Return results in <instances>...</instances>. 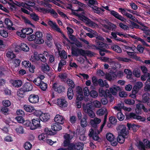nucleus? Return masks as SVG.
I'll return each mask as SVG.
<instances>
[{
    "instance_id": "obj_1",
    "label": "nucleus",
    "mask_w": 150,
    "mask_h": 150,
    "mask_svg": "<svg viewBox=\"0 0 150 150\" xmlns=\"http://www.w3.org/2000/svg\"><path fill=\"white\" fill-rule=\"evenodd\" d=\"M115 67L112 68L111 71V74H105V78L111 81L116 79L117 77L120 78L123 76V72L122 71H118L117 74H115Z\"/></svg>"
},
{
    "instance_id": "obj_2",
    "label": "nucleus",
    "mask_w": 150,
    "mask_h": 150,
    "mask_svg": "<svg viewBox=\"0 0 150 150\" xmlns=\"http://www.w3.org/2000/svg\"><path fill=\"white\" fill-rule=\"evenodd\" d=\"M76 90L77 97L76 101V105L78 108H80L81 107V101L83 98V90L82 88L79 86L76 88Z\"/></svg>"
},
{
    "instance_id": "obj_3",
    "label": "nucleus",
    "mask_w": 150,
    "mask_h": 150,
    "mask_svg": "<svg viewBox=\"0 0 150 150\" xmlns=\"http://www.w3.org/2000/svg\"><path fill=\"white\" fill-rule=\"evenodd\" d=\"M80 54L83 56L86 55L91 56L93 55L91 52L89 51H85L82 49H77L75 50L73 47H72V55L73 56H78Z\"/></svg>"
},
{
    "instance_id": "obj_4",
    "label": "nucleus",
    "mask_w": 150,
    "mask_h": 150,
    "mask_svg": "<svg viewBox=\"0 0 150 150\" xmlns=\"http://www.w3.org/2000/svg\"><path fill=\"white\" fill-rule=\"evenodd\" d=\"M83 107L84 111L87 113L90 117L92 118L95 117V114L92 110L93 105L91 103H88L86 105H83Z\"/></svg>"
},
{
    "instance_id": "obj_5",
    "label": "nucleus",
    "mask_w": 150,
    "mask_h": 150,
    "mask_svg": "<svg viewBox=\"0 0 150 150\" xmlns=\"http://www.w3.org/2000/svg\"><path fill=\"white\" fill-rule=\"evenodd\" d=\"M76 14V13H74ZM76 15L78 17L79 19L83 21L89 26L93 27L97 26V25L95 23L91 21L89 19L84 16L83 14L76 13Z\"/></svg>"
},
{
    "instance_id": "obj_6",
    "label": "nucleus",
    "mask_w": 150,
    "mask_h": 150,
    "mask_svg": "<svg viewBox=\"0 0 150 150\" xmlns=\"http://www.w3.org/2000/svg\"><path fill=\"white\" fill-rule=\"evenodd\" d=\"M106 138L112 146H115L117 144V139L112 133L110 132L107 133L106 134Z\"/></svg>"
},
{
    "instance_id": "obj_7",
    "label": "nucleus",
    "mask_w": 150,
    "mask_h": 150,
    "mask_svg": "<svg viewBox=\"0 0 150 150\" xmlns=\"http://www.w3.org/2000/svg\"><path fill=\"white\" fill-rule=\"evenodd\" d=\"M74 135V132H71L69 134H66L64 136V140L63 143V146L64 147L68 146L70 144V141Z\"/></svg>"
},
{
    "instance_id": "obj_8",
    "label": "nucleus",
    "mask_w": 150,
    "mask_h": 150,
    "mask_svg": "<svg viewBox=\"0 0 150 150\" xmlns=\"http://www.w3.org/2000/svg\"><path fill=\"white\" fill-rule=\"evenodd\" d=\"M117 129L118 133V134L128 137V132L127 130L126 127L123 125H119Z\"/></svg>"
},
{
    "instance_id": "obj_9",
    "label": "nucleus",
    "mask_w": 150,
    "mask_h": 150,
    "mask_svg": "<svg viewBox=\"0 0 150 150\" xmlns=\"http://www.w3.org/2000/svg\"><path fill=\"white\" fill-rule=\"evenodd\" d=\"M35 35L36 39L35 40L36 44L40 45L42 44L44 42V40L42 38L43 34L41 32L37 31L35 33Z\"/></svg>"
},
{
    "instance_id": "obj_10",
    "label": "nucleus",
    "mask_w": 150,
    "mask_h": 150,
    "mask_svg": "<svg viewBox=\"0 0 150 150\" xmlns=\"http://www.w3.org/2000/svg\"><path fill=\"white\" fill-rule=\"evenodd\" d=\"M117 35L120 36H123L125 38H129V37H131L133 38H136L137 39V40L141 42L143 45L144 46H149L148 44L146 42L143 40L139 38H137L136 36H135L134 35H130L129 34H122L121 33H120L118 32H117Z\"/></svg>"
},
{
    "instance_id": "obj_11",
    "label": "nucleus",
    "mask_w": 150,
    "mask_h": 150,
    "mask_svg": "<svg viewBox=\"0 0 150 150\" xmlns=\"http://www.w3.org/2000/svg\"><path fill=\"white\" fill-rule=\"evenodd\" d=\"M84 147V144L83 143L78 142L75 145L73 144H71L69 146V150H74L75 149L78 150H82Z\"/></svg>"
},
{
    "instance_id": "obj_12",
    "label": "nucleus",
    "mask_w": 150,
    "mask_h": 150,
    "mask_svg": "<svg viewBox=\"0 0 150 150\" xmlns=\"http://www.w3.org/2000/svg\"><path fill=\"white\" fill-rule=\"evenodd\" d=\"M32 126L30 127V129L35 130L41 127L40 119L33 118L32 120Z\"/></svg>"
},
{
    "instance_id": "obj_13",
    "label": "nucleus",
    "mask_w": 150,
    "mask_h": 150,
    "mask_svg": "<svg viewBox=\"0 0 150 150\" xmlns=\"http://www.w3.org/2000/svg\"><path fill=\"white\" fill-rule=\"evenodd\" d=\"M126 118L127 119H134L140 120V121H144L145 120V118L144 117L136 115L134 113H130L126 115Z\"/></svg>"
},
{
    "instance_id": "obj_14",
    "label": "nucleus",
    "mask_w": 150,
    "mask_h": 150,
    "mask_svg": "<svg viewBox=\"0 0 150 150\" xmlns=\"http://www.w3.org/2000/svg\"><path fill=\"white\" fill-rule=\"evenodd\" d=\"M48 25L54 30L62 33V32L60 29L58 27L56 22L49 20L47 22Z\"/></svg>"
},
{
    "instance_id": "obj_15",
    "label": "nucleus",
    "mask_w": 150,
    "mask_h": 150,
    "mask_svg": "<svg viewBox=\"0 0 150 150\" xmlns=\"http://www.w3.org/2000/svg\"><path fill=\"white\" fill-rule=\"evenodd\" d=\"M54 120L55 123L60 125H62L64 124L65 121L64 117L59 114H57L55 115Z\"/></svg>"
},
{
    "instance_id": "obj_16",
    "label": "nucleus",
    "mask_w": 150,
    "mask_h": 150,
    "mask_svg": "<svg viewBox=\"0 0 150 150\" xmlns=\"http://www.w3.org/2000/svg\"><path fill=\"white\" fill-rule=\"evenodd\" d=\"M125 48L126 49L129 50V51H127V54L130 56V57L135 59L137 60L140 59L139 57L137 56L135 53L133 52V50L131 47L128 46H125Z\"/></svg>"
},
{
    "instance_id": "obj_17",
    "label": "nucleus",
    "mask_w": 150,
    "mask_h": 150,
    "mask_svg": "<svg viewBox=\"0 0 150 150\" xmlns=\"http://www.w3.org/2000/svg\"><path fill=\"white\" fill-rule=\"evenodd\" d=\"M39 99L38 96L35 94H31L28 98L29 102L33 104L38 103L39 102Z\"/></svg>"
},
{
    "instance_id": "obj_18",
    "label": "nucleus",
    "mask_w": 150,
    "mask_h": 150,
    "mask_svg": "<svg viewBox=\"0 0 150 150\" xmlns=\"http://www.w3.org/2000/svg\"><path fill=\"white\" fill-rule=\"evenodd\" d=\"M136 108L135 109L136 113L137 114H140L141 113V110L143 109L144 112H147L148 110L144 107V105L142 104H138L136 106Z\"/></svg>"
},
{
    "instance_id": "obj_19",
    "label": "nucleus",
    "mask_w": 150,
    "mask_h": 150,
    "mask_svg": "<svg viewBox=\"0 0 150 150\" xmlns=\"http://www.w3.org/2000/svg\"><path fill=\"white\" fill-rule=\"evenodd\" d=\"M99 93L100 96L101 97H104L105 98L109 96L110 94L109 90L106 89L105 91L102 88H99Z\"/></svg>"
},
{
    "instance_id": "obj_20",
    "label": "nucleus",
    "mask_w": 150,
    "mask_h": 150,
    "mask_svg": "<svg viewBox=\"0 0 150 150\" xmlns=\"http://www.w3.org/2000/svg\"><path fill=\"white\" fill-rule=\"evenodd\" d=\"M90 6L92 8L95 13L99 14V15H102L103 14V12L104 11V9L99 8L97 6H95L93 5H91Z\"/></svg>"
},
{
    "instance_id": "obj_21",
    "label": "nucleus",
    "mask_w": 150,
    "mask_h": 150,
    "mask_svg": "<svg viewBox=\"0 0 150 150\" xmlns=\"http://www.w3.org/2000/svg\"><path fill=\"white\" fill-rule=\"evenodd\" d=\"M139 146L142 148L146 147V148H150V141L147 139H144L143 142H139Z\"/></svg>"
},
{
    "instance_id": "obj_22",
    "label": "nucleus",
    "mask_w": 150,
    "mask_h": 150,
    "mask_svg": "<svg viewBox=\"0 0 150 150\" xmlns=\"http://www.w3.org/2000/svg\"><path fill=\"white\" fill-rule=\"evenodd\" d=\"M142 29L144 31V33L145 34L149 35L148 36H144V37L146 38L147 41L150 43V30H149L148 28L145 26H142Z\"/></svg>"
},
{
    "instance_id": "obj_23",
    "label": "nucleus",
    "mask_w": 150,
    "mask_h": 150,
    "mask_svg": "<svg viewBox=\"0 0 150 150\" xmlns=\"http://www.w3.org/2000/svg\"><path fill=\"white\" fill-rule=\"evenodd\" d=\"M4 21L8 29L12 30H15V28L14 27H12L13 23L8 18H6Z\"/></svg>"
},
{
    "instance_id": "obj_24",
    "label": "nucleus",
    "mask_w": 150,
    "mask_h": 150,
    "mask_svg": "<svg viewBox=\"0 0 150 150\" xmlns=\"http://www.w3.org/2000/svg\"><path fill=\"white\" fill-rule=\"evenodd\" d=\"M89 136L91 137H93V139L96 141H97L99 139V137L98 134L100 132H98V133L95 132L94 133L93 130L92 129H90L89 131Z\"/></svg>"
},
{
    "instance_id": "obj_25",
    "label": "nucleus",
    "mask_w": 150,
    "mask_h": 150,
    "mask_svg": "<svg viewBox=\"0 0 150 150\" xmlns=\"http://www.w3.org/2000/svg\"><path fill=\"white\" fill-rule=\"evenodd\" d=\"M110 13L117 18L123 21L125 20V19L122 17L121 15H120L117 12L113 11H110Z\"/></svg>"
},
{
    "instance_id": "obj_26",
    "label": "nucleus",
    "mask_w": 150,
    "mask_h": 150,
    "mask_svg": "<svg viewBox=\"0 0 150 150\" xmlns=\"http://www.w3.org/2000/svg\"><path fill=\"white\" fill-rule=\"evenodd\" d=\"M50 115L49 113L43 112L40 119L42 121L46 122L50 119Z\"/></svg>"
},
{
    "instance_id": "obj_27",
    "label": "nucleus",
    "mask_w": 150,
    "mask_h": 150,
    "mask_svg": "<svg viewBox=\"0 0 150 150\" xmlns=\"http://www.w3.org/2000/svg\"><path fill=\"white\" fill-rule=\"evenodd\" d=\"M103 22H105L106 24H108L109 25H106L105 24H102V25L105 28H106L107 29L110 30L111 29V27L113 28L112 30L113 29L115 28H116V25L112 24L110 23H109L108 20H104L103 21Z\"/></svg>"
},
{
    "instance_id": "obj_28",
    "label": "nucleus",
    "mask_w": 150,
    "mask_h": 150,
    "mask_svg": "<svg viewBox=\"0 0 150 150\" xmlns=\"http://www.w3.org/2000/svg\"><path fill=\"white\" fill-rule=\"evenodd\" d=\"M42 54H38L37 52H35L34 54L31 56L30 59L32 62H35L40 59V57H41Z\"/></svg>"
},
{
    "instance_id": "obj_29",
    "label": "nucleus",
    "mask_w": 150,
    "mask_h": 150,
    "mask_svg": "<svg viewBox=\"0 0 150 150\" xmlns=\"http://www.w3.org/2000/svg\"><path fill=\"white\" fill-rule=\"evenodd\" d=\"M24 110L27 112H33L35 111V109L34 106L29 105H25L23 106Z\"/></svg>"
},
{
    "instance_id": "obj_30",
    "label": "nucleus",
    "mask_w": 150,
    "mask_h": 150,
    "mask_svg": "<svg viewBox=\"0 0 150 150\" xmlns=\"http://www.w3.org/2000/svg\"><path fill=\"white\" fill-rule=\"evenodd\" d=\"M10 82L13 86L16 87L21 86L22 83L21 81L19 80H12L10 81Z\"/></svg>"
},
{
    "instance_id": "obj_31",
    "label": "nucleus",
    "mask_w": 150,
    "mask_h": 150,
    "mask_svg": "<svg viewBox=\"0 0 150 150\" xmlns=\"http://www.w3.org/2000/svg\"><path fill=\"white\" fill-rule=\"evenodd\" d=\"M57 101V105L61 107H65L67 105V101L63 99L59 98Z\"/></svg>"
},
{
    "instance_id": "obj_32",
    "label": "nucleus",
    "mask_w": 150,
    "mask_h": 150,
    "mask_svg": "<svg viewBox=\"0 0 150 150\" xmlns=\"http://www.w3.org/2000/svg\"><path fill=\"white\" fill-rule=\"evenodd\" d=\"M108 113V112L107 109L105 107L98 109L96 112L97 115L99 116H102L104 114L107 115Z\"/></svg>"
},
{
    "instance_id": "obj_33",
    "label": "nucleus",
    "mask_w": 150,
    "mask_h": 150,
    "mask_svg": "<svg viewBox=\"0 0 150 150\" xmlns=\"http://www.w3.org/2000/svg\"><path fill=\"white\" fill-rule=\"evenodd\" d=\"M120 90V87L116 85H114L112 87L110 88V93L114 95H116L117 92Z\"/></svg>"
},
{
    "instance_id": "obj_34",
    "label": "nucleus",
    "mask_w": 150,
    "mask_h": 150,
    "mask_svg": "<svg viewBox=\"0 0 150 150\" xmlns=\"http://www.w3.org/2000/svg\"><path fill=\"white\" fill-rule=\"evenodd\" d=\"M20 48L22 50L25 52H28L29 50V47L24 43H22L21 44L20 46H17L16 47L15 50L16 52L18 51V50H17L16 48Z\"/></svg>"
},
{
    "instance_id": "obj_35",
    "label": "nucleus",
    "mask_w": 150,
    "mask_h": 150,
    "mask_svg": "<svg viewBox=\"0 0 150 150\" xmlns=\"http://www.w3.org/2000/svg\"><path fill=\"white\" fill-rule=\"evenodd\" d=\"M101 122V119L97 117H95L93 119L91 120L90 123L93 127H96L97 126V125L99 124Z\"/></svg>"
},
{
    "instance_id": "obj_36",
    "label": "nucleus",
    "mask_w": 150,
    "mask_h": 150,
    "mask_svg": "<svg viewBox=\"0 0 150 150\" xmlns=\"http://www.w3.org/2000/svg\"><path fill=\"white\" fill-rule=\"evenodd\" d=\"M16 5H17L18 6H22L24 7L27 8L26 5L29 6H34L35 5V4L33 2H28L26 4H25L23 3V2H16Z\"/></svg>"
},
{
    "instance_id": "obj_37",
    "label": "nucleus",
    "mask_w": 150,
    "mask_h": 150,
    "mask_svg": "<svg viewBox=\"0 0 150 150\" xmlns=\"http://www.w3.org/2000/svg\"><path fill=\"white\" fill-rule=\"evenodd\" d=\"M32 85L29 83H27L25 84L23 86V91H29L32 90Z\"/></svg>"
},
{
    "instance_id": "obj_38",
    "label": "nucleus",
    "mask_w": 150,
    "mask_h": 150,
    "mask_svg": "<svg viewBox=\"0 0 150 150\" xmlns=\"http://www.w3.org/2000/svg\"><path fill=\"white\" fill-rule=\"evenodd\" d=\"M15 130L16 133L18 135L23 134L25 133L24 128L21 126H19L16 127Z\"/></svg>"
},
{
    "instance_id": "obj_39",
    "label": "nucleus",
    "mask_w": 150,
    "mask_h": 150,
    "mask_svg": "<svg viewBox=\"0 0 150 150\" xmlns=\"http://www.w3.org/2000/svg\"><path fill=\"white\" fill-rule=\"evenodd\" d=\"M51 129L53 131H58L62 129V127L60 124L55 123L51 126Z\"/></svg>"
},
{
    "instance_id": "obj_40",
    "label": "nucleus",
    "mask_w": 150,
    "mask_h": 150,
    "mask_svg": "<svg viewBox=\"0 0 150 150\" xmlns=\"http://www.w3.org/2000/svg\"><path fill=\"white\" fill-rule=\"evenodd\" d=\"M127 125L129 129L132 128L134 132H136L138 129L140 127V126L139 125L131 124L130 123H127Z\"/></svg>"
},
{
    "instance_id": "obj_41",
    "label": "nucleus",
    "mask_w": 150,
    "mask_h": 150,
    "mask_svg": "<svg viewBox=\"0 0 150 150\" xmlns=\"http://www.w3.org/2000/svg\"><path fill=\"white\" fill-rule=\"evenodd\" d=\"M143 86V83L141 82H137L136 83L134 86L133 89L138 92L139 89L141 88Z\"/></svg>"
},
{
    "instance_id": "obj_42",
    "label": "nucleus",
    "mask_w": 150,
    "mask_h": 150,
    "mask_svg": "<svg viewBox=\"0 0 150 150\" xmlns=\"http://www.w3.org/2000/svg\"><path fill=\"white\" fill-rule=\"evenodd\" d=\"M98 84L101 87L105 86L106 88H108L109 87V85L105 81H103L102 79H100L98 80Z\"/></svg>"
},
{
    "instance_id": "obj_43",
    "label": "nucleus",
    "mask_w": 150,
    "mask_h": 150,
    "mask_svg": "<svg viewBox=\"0 0 150 150\" xmlns=\"http://www.w3.org/2000/svg\"><path fill=\"white\" fill-rule=\"evenodd\" d=\"M52 88L55 91L58 92L59 93H61L62 89H64L62 86H58L56 83H55L53 84Z\"/></svg>"
},
{
    "instance_id": "obj_44",
    "label": "nucleus",
    "mask_w": 150,
    "mask_h": 150,
    "mask_svg": "<svg viewBox=\"0 0 150 150\" xmlns=\"http://www.w3.org/2000/svg\"><path fill=\"white\" fill-rule=\"evenodd\" d=\"M63 36L64 39L63 41V43L65 45L67 46V48L68 49H69L70 48V46H71L73 43L71 42L64 35Z\"/></svg>"
},
{
    "instance_id": "obj_45",
    "label": "nucleus",
    "mask_w": 150,
    "mask_h": 150,
    "mask_svg": "<svg viewBox=\"0 0 150 150\" xmlns=\"http://www.w3.org/2000/svg\"><path fill=\"white\" fill-rule=\"evenodd\" d=\"M124 104L122 103L117 104L115 106L113 107V108L116 111L121 112V110L123 107Z\"/></svg>"
},
{
    "instance_id": "obj_46",
    "label": "nucleus",
    "mask_w": 150,
    "mask_h": 150,
    "mask_svg": "<svg viewBox=\"0 0 150 150\" xmlns=\"http://www.w3.org/2000/svg\"><path fill=\"white\" fill-rule=\"evenodd\" d=\"M128 137H124V136L119 135L117 139V142L120 144H123L125 141V139Z\"/></svg>"
},
{
    "instance_id": "obj_47",
    "label": "nucleus",
    "mask_w": 150,
    "mask_h": 150,
    "mask_svg": "<svg viewBox=\"0 0 150 150\" xmlns=\"http://www.w3.org/2000/svg\"><path fill=\"white\" fill-rule=\"evenodd\" d=\"M22 31L23 33H24L25 35H30L33 33V30L29 28H25L22 29Z\"/></svg>"
},
{
    "instance_id": "obj_48",
    "label": "nucleus",
    "mask_w": 150,
    "mask_h": 150,
    "mask_svg": "<svg viewBox=\"0 0 150 150\" xmlns=\"http://www.w3.org/2000/svg\"><path fill=\"white\" fill-rule=\"evenodd\" d=\"M74 96V93L73 90L71 88H68L67 91V96L68 98L70 99H71Z\"/></svg>"
},
{
    "instance_id": "obj_49",
    "label": "nucleus",
    "mask_w": 150,
    "mask_h": 150,
    "mask_svg": "<svg viewBox=\"0 0 150 150\" xmlns=\"http://www.w3.org/2000/svg\"><path fill=\"white\" fill-rule=\"evenodd\" d=\"M111 49L118 53H120L122 52V50L120 47L118 45H114L112 46Z\"/></svg>"
},
{
    "instance_id": "obj_50",
    "label": "nucleus",
    "mask_w": 150,
    "mask_h": 150,
    "mask_svg": "<svg viewBox=\"0 0 150 150\" xmlns=\"http://www.w3.org/2000/svg\"><path fill=\"white\" fill-rule=\"evenodd\" d=\"M149 94L147 93H145L142 96V102L143 103H146L149 100Z\"/></svg>"
},
{
    "instance_id": "obj_51",
    "label": "nucleus",
    "mask_w": 150,
    "mask_h": 150,
    "mask_svg": "<svg viewBox=\"0 0 150 150\" xmlns=\"http://www.w3.org/2000/svg\"><path fill=\"white\" fill-rule=\"evenodd\" d=\"M24 147L26 150H30L32 147V145L30 143L27 142L24 144Z\"/></svg>"
},
{
    "instance_id": "obj_52",
    "label": "nucleus",
    "mask_w": 150,
    "mask_h": 150,
    "mask_svg": "<svg viewBox=\"0 0 150 150\" xmlns=\"http://www.w3.org/2000/svg\"><path fill=\"white\" fill-rule=\"evenodd\" d=\"M124 72L127 75V78L129 79H131V76L132 74V71L128 69H125L124 71Z\"/></svg>"
},
{
    "instance_id": "obj_53",
    "label": "nucleus",
    "mask_w": 150,
    "mask_h": 150,
    "mask_svg": "<svg viewBox=\"0 0 150 150\" xmlns=\"http://www.w3.org/2000/svg\"><path fill=\"white\" fill-rule=\"evenodd\" d=\"M6 56L9 59H12L15 57V55L13 52L11 51H8L6 53Z\"/></svg>"
},
{
    "instance_id": "obj_54",
    "label": "nucleus",
    "mask_w": 150,
    "mask_h": 150,
    "mask_svg": "<svg viewBox=\"0 0 150 150\" xmlns=\"http://www.w3.org/2000/svg\"><path fill=\"white\" fill-rule=\"evenodd\" d=\"M80 122L81 125L83 127H85L87 125L88 123L86 118L83 117L82 118Z\"/></svg>"
},
{
    "instance_id": "obj_55",
    "label": "nucleus",
    "mask_w": 150,
    "mask_h": 150,
    "mask_svg": "<svg viewBox=\"0 0 150 150\" xmlns=\"http://www.w3.org/2000/svg\"><path fill=\"white\" fill-rule=\"evenodd\" d=\"M41 69L43 71L47 73L50 70L49 67L47 64L42 65Z\"/></svg>"
},
{
    "instance_id": "obj_56",
    "label": "nucleus",
    "mask_w": 150,
    "mask_h": 150,
    "mask_svg": "<svg viewBox=\"0 0 150 150\" xmlns=\"http://www.w3.org/2000/svg\"><path fill=\"white\" fill-rule=\"evenodd\" d=\"M94 106L96 108H99L101 106V103L97 100H95L93 102Z\"/></svg>"
},
{
    "instance_id": "obj_57",
    "label": "nucleus",
    "mask_w": 150,
    "mask_h": 150,
    "mask_svg": "<svg viewBox=\"0 0 150 150\" xmlns=\"http://www.w3.org/2000/svg\"><path fill=\"white\" fill-rule=\"evenodd\" d=\"M21 60L18 59H16L13 60L12 63L13 65L16 67H18L21 63Z\"/></svg>"
},
{
    "instance_id": "obj_58",
    "label": "nucleus",
    "mask_w": 150,
    "mask_h": 150,
    "mask_svg": "<svg viewBox=\"0 0 150 150\" xmlns=\"http://www.w3.org/2000/svg\"><path fill=\"white\" fill-rule=\"evenodd\" d=\"M3 105L5 107H8L11 105V102L8 100H4L2 102Z\"/></svg>"
},
{
    "instance_id": "obj_59",
    "label": "nucleus",
    "mask_w": 150,
    "mask_h": 150,
    "mask_svg": "<svg viewBox=\"0 0 150 150\" xmlns=\"http://www.w3.org/2000/svg\"><path fill=\"white\" fill-rule=\"evenodd\" d=\"M117 117L118 119L120 121L123 120L125 118V116L121 112L117 113Z\"/></svg>"
},
{
    "instance_id": "obj_60",
    "label": "nucleus",
    "mask_w": 150,
    "mask_h": 150,
    "mask_svg": "<svg viewBox=\"0 0 150 150\" xmlns=\"http://www.w3.org/2000/svg\"><path fill=\"white\" fill-rule=\"evenodd\" d=\"M22 64L23 66L25 68H28L31 64L29 61L26 60L23 61Z\"/></svg>"
},
{
    "instance_id": "obj_61",
    "label": "nucleus",
    "mask_w": 150,
    "mask_h": 150,
    "mask_svg": "<svg viewBox=\"0 0 150 150\" xmlns=\"http://www.w3.org/2000/svg\"><path fill=\"white\" fill-rule=\"evenodd\" d=\"M70 2H71L72 4H76L81 7H84V5L82 3L79 2L76 0H71L70 1Z\"/></svg>"
},
{
    "instance_id": "obj_62",
    "label": "nucleus",
    "mask_w": 150,
    "mask_h": 150,
    "mask_svg": "<svg viewBox=\"0 0 150 150\" xmlns=\"http://www.w3.org/2000/svg\"><path fill=\"white\" fill-rule=\"evenodd\" d=\"M66 82L69 86H70L72 88H74L75 84L72 80L68 79L67 80Z\"/></svg>"
},
{
    "instance_id": "obj_63",
    "label": "nucleus",
    "mask_w": 150,
    "mask_h": 150,
    "mask_svg": "<svg viewBox=\"0 0 150 150\" xmlns=\"http://www.w3.org/2000/svg\"><path fill=\"white\" fill-rule=\"evenodd\" d=\"M15 119L19 123L23 124L25 122V120L24 118L21 116H17L15 118Z\"/></svg>"
},
{
    "instance_id": "obj_64",
    "label": "nucleus",
    "mask_w": 150,
    "mask_h": 150,
    "mask_svg": "<svg viewBox=\"0 0 150 150\" xmlns=\"http://www.w3.org/2000/svg\"><path fill=\"white\" fill-rule=\"evenodd\" d=\"M30 15L31 18L34 21H37L39 19V16L34 13H31Z\"/></svg>"
}]
</instances>
